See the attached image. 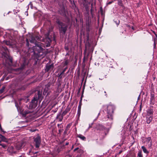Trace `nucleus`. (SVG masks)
I'll list each match as a JSON object with an SVG mask.
<instances>
[{"mask_svg": "<svg viewBox=\"0 0 157 157\" xmlns=\"http://www.w3.org/2000/svg\"><path fill=\"white\" fill-rule=\"evenodd\" d=\"M67 69V67H66L65 68H64L63 71V72L64 73H65V71H66V69Z\"/></svg>", "mask_w": 157, "mask_h": 157, "instance_id": "nucleus-40", "label": "nucleus"}, {"mask_svg": "<svg viewBox=\"0 0 157 157\" xmlns=\"http://www.w3.org/2000/svg\"><path fill=\"white\" fill-rule=\"evenodd\" d=\"M155 102V95L154 92H151L150 96V103L154 104Z\"/></svg>", "mask_w": 157, "mask_h": 157, "instance_id": "nucleus-10", "label": "nucleus"}, {"mask_svg": "<svg viewBox=\"0 0 157 157\" xmlns=\"http://www.w3.org/2000/svg\"><path fill=\"white\" fill-rule=\"evenodd\" d=\"M1 146L3 148H5L7 147L6 145V144H1Z\"/></svg>", "mask_w": 157, "mask_h": 157, "instance_id": "nucleus-28", "label": "nucleus"}, {"mask_svg": "<svg viewBox=\"0 0 157 157\" xmlns=\"http://www.w3.org/2000/svg\"><path fill=\"white\" fill-rule=\"evenodd\" d=\"M53 40H55V38L54 37V36H53Z\"/></svg>", "mask_w": 157, "mask_h": 157, "instance_id": "nucleus-49", "label": "nucleus"}, {"mask_svg": "<svg viewBox=\"0 0 157 157\" xmlns=\"http://www.w3.org/2000/svg\"><path fill=\"white\" fill-rule=\"evenodd\" d=\"M40 57H41V56L40 55Z\"/></svg>", "mask_w": 157, "mask_h": 157, "instance_id": "nucleus-54", "label": "nucleus"}, {"mask_svg": "<svg viewBox=\"0 0 157 157\" xmlns=\"http://www.w3.org/2000/svg\"><path fill=\"white\" fill-rule=\"evenodd\" d=\"M137 157H143L141 151L140 150L138 151L137 154Z\"/></svg>", "mask_w": 157, "mask_h": 157, "instance_id": "nucleus-19", "label": "nucleus"}, {"mask_svg": "<svg viewBox=\"0 0 157 157\" xmlns=\"http://www.w3.org/2000/svg\"><path fill=\"white\" fill-rule=\"evenodd\" d=\"M141 148L142 149L144 153L148 154L149 152L147 151V149L144 146H142L141 147Z\"/></svg>", "mask_w": 157, "mask_h": 157, "instance_id": "nucleus-17", "label": "nucleus"}, {"mask_svg": "<svg viewBox=\"0 0 157 157\" xmlns=\"http://www.w3.org/2000/svg\"><path fill=\"white\" fill-rule=\"evenodd\" d=\"M56 22L57 24L59 32L60 34H64L67 30L68 25L62 22L59 17H57L56 20Z\"/></svg>", "mask_w": 157, "mask_h": 157, "instance_id": "nucleus-2", "label": "nucleus"}, {"mask_svg": "<svg viewBox=\"0 0 157 157\" xmlns=\"http://www.w3.org/2000/svg\"><path fill=\"white\" fill-rule=\"evenodd\" d=\"M54 67V66L53 64L51 65L47 64L46 66L45 71L46 72L50 71L52 70Z\"/></svg>", "mask_w": 157, "mask_h": 157, "instance_id": "nucleus-8", "label": "nucleus"}, {"mask_svg": "<svg viewBox=\"0 0 157 157\" xmlns=\"http://www.w3.org/2000/svg\"><path fill=\"white\" fill-rule=\"evenodd\" d=\"M71 124H69L67 126L66 128V129H67L68 130V129L70 128V127L71 126Z\"/></svg>", "mask_w": 157, "mask_h": 157, "instance_id": "nucleus-27", "label": "nucleus"}, {"mask_svg": "<svg viewBox=\"0 0 157 157\" xmlns=\"http://www.w3.org/2000/svg\"><path fill=\"white\" fill-rule=\"evenodd\" d=\"M93 124V123H91V124H89V127L88 128V129H89V128H90L92 127Z\"/></svg>", "mask_w": 157, "mask_h": 157, "instance_id": "nucleus-32", "label": "nucleus"}, {"mask_svg": "<svg viewBox=\"0 0 157 157\" xmlns=\"http://www.w3.org/2000/svg\"><path fill=\"white\" fill-rule=\"evenodd\" d=\"M64 73L63 72V71L60 73L58 74V76L59 78H61L62 77H64Z\"/></svg>", "mask_w": 157, "mask_h": 157, "instance_id": "nucleus-18", "label": "nucleus"}, {"mask_svg": "<svg viewBox=\"0 0 157 157\" xmlns=\"http://www.w3.org/2000/svg\"><path fill=\"white\" fill-rule=\"evenodd\" d=\"M35 144L36 147L38 148L39 147V136H38L35 138L34 140Z\"/></svg>", "mask_w": 157, "mask_h": 157, "instance_id": "nucleus-11", "label": "nucleus"}, {"mask_svg": "<svg viewBox=\"0 0 157 157\" xmlns=\"http://www.w3.org/2000/svg\"><path fill=\"white\" fill-rule=\"evenodd\" d=\"M104 78H99V79H101V80H102Z\"/></svg>", "mask_w": 157, "mask_h": 157, "instance_id": "nucleus-51", "label": "nucleus"}, {"mask_svg": "<svg viewBox=\"0 0 157 157\" xmlns=\"http://www.w3.org/2000/svg\"><path fill=\"white\" fill-rule=\"evenodd\" d=\"M145 141L148 143H149V142H150V143L151 142V138L150 137H148L145 138Z\"/></svg>", "mask_w": 157, "mask_h": 157, "instance_id": "nucleus-23", "label": "nucleus"}, {"mask_svg": "<svg viewBox=\"0 0 157 157\" xmlns=\"http://www.w3.org/2000/svg\"><path fill=\"white\" fill-rule=\"evenodd\" d=\"M37 95H38V98H39V91H38Z\"/></svg>", "mask_w": 157, "mask_h": 157, "instance_id": "nucleus-42", "label": "nucleus"}, {"mask_svg": "<svg viewBox=\"0 0 157 157\" xmlns=\"http://www.w3.org/2000/svg\"><path fill=\"white\" fill-rule=\"evenodd\" d=\"M19 157H26L25 154L22 153L21 154V155L19 156Z\"/></svg>", "mask_w": 157, "mask_h": 157, "instance_id": "nucleus-30", "label": "nucleus"}, {"mask_svg": "<svg viewBox=\"0 0 157 157\" xmlns=\"http://www.w3.org/2000/svg\"><path fill=\"white\" fill-rule=\"evenodd\" d=\"M36 130L38 131V130L36 129H31L30 131L32 132H34L36 131Z\"/></svg>", "mask_w": 157, "mask_h": 157, "instance_id": "nucleus-35", "label": "nucleus"}, {"mask_svg": "<svg viewBox=\"0 0 157 157\" xmlns=\"http://www.w3.org/2000/svg\"><path fill=\"white\" fill-rule=\"evenodd\" d=\"M74 146V145H72V147H71V149H72L73 148Z\"/></svg>", "mask_w": 157, "mask_h": 157, "instance_id": "nucleus-50", "label": "nucleus"}, {"mask_svg": "<svg viewBox=\"0 0 157 157\" xmlns=\"http://www.w3.org/2000/svg\"><path fill=\"white\" fill-rule=\"evenodd\" d=\"M5 44L7 45H11L12 44H11V43L9 41H5Z\"/></svg>", "mask_w": 157, "mask_h": 157, "instance_id": "nucleus-25", "label": "nucleus"}, {"mask_svg": "<svg viewBox=\"0 0 157 157\" xmlns=\"http://www.w3.org/2000/svg\"><path fill=\"white\" fill-rule=\"evenodd\" d=\"M153 119V117L146 116V122L147 123L149 124L152 121Z\"/></svg>", "mask_w": 157, "mask_h": 157, "instance_id": "nucleus-12", "label": "nucleus"}, {"mask_svg": "<svg viewBox=\"0 0 157 157\" xmlns=\"http://www.w3.org/2000/svg\"><path fill=\"white\" fill-rule=\"evenodd\" d=\"M63 115H61L60 113H59L57 114L56 117V118L58 119L59 121L61 122L62 121L63 119Z\"/></svg>", "mask_w": 157, "mask_h": 157, "instance_id": "nucleus-14", "label": "nucleus"}, {"mask_svg": "<svg viewBox=\"0 0 157 157\" xmlns=\"http://www.w3.org/2000/svg\"><path fill=\"white\" fill-rule=\"evenodd\" d=\"M68 130L66 128V129L64 132V135H65L67 134V132Z\"/></svg>", "mask_w": 157, "mask_h": 157, "instance_id": "nucleus-34", "label": "nucleus"}, {"mask_svg": "<svg viewBox=\"0 0 157 157\" xmlns=\"http://www.w3.org/2000/svg\"><path fill=\"white\" fill-rule=\"evenodd\" d=\"M63 129H59V133L60 134L63 131Z\"/></svg>", "mask_w": 157, "mask_h": 157, "instance_id": "nucleus-37", "label": "nucleus"}, {"mask_svg": "<svg viewBox=\"0 0 157 157\" xmlns=\"http://www.w3.org/2000/svg\"><path fill=\"white\" fill-rule=\"evenodd\" d=\"M77 137L80 138V139L82 140H86V138L81 134H78L77 136Z\"/></svg>", "mask_w": 157, "mask_h": 157, "instance_id": "nucleus-15", "label": "nucleus"}, {"mask_svg": "<svg viewBox=\"0 0 157 157\" xmlns=\"http://www.w3.org/2000/svg\"><path fill=\"white\" fill-rule=\"evenodd\" d=\"M38 14H39V13H35L34 15V17L36 19H38V20H39V17L38 16Z\"/></svg>", "mask_w": 157, "mask_h": 157, "instance_id": "nucleus-21", "label": "nucleus"}, {"mask_svg": "<svg viewBox=\"0 0 157 157\" xmlns=\"http://www.w3.org/2000/svg\"><path fill=\"white\" fill-rule=\"evenodd\" d=\"M141 110V107H140V111Z\"/></svg>", "mask_w": 157, "mask_h": 157, "instance_id": "nucleus-52", "label": "nucleus"}, {"mask_svg": "<svg viewBox=\"0 0 157 157\" xmlns=\"http://www.w3.org/2000/svg\"><path fill=\"white\" fill-rule=\"evenodd\" d=\"M78 151L79 153H83L84 152V151L83 150L81 149L79 150Z\"/></svg>", "mask_w": 157, "mask_h": 157, "instance_id": "nucleus-33", "label": "nucleus"}, {"mask_svg": "<svg viewBox=\"0 0 157 157\" xmlns=\"http://www.w3.org/2000/svg\"><path fill=\"white\" fill-rule=\"evenodd\" d=\"M104 93H106V91H105V92H104Z\"/></svg>", "mask_w": 157, "mask_h": 157, "instance_id": "nucleus-57", "label": "nucleus"}, {"mask_svg": "<svg viewBox=\"0 0 157 157\" xmlns=\"http://www.w3.org/2000/svg\"><path fill=\"white\" fill-rule=\"evenodd\" d=\"M14 147L12 146L8 148V150L11 152L12 153H16V152L14 151Z\"/></svg>", "mask_w": 157, "mask_h": 157, "instance_id": "nucleus-16", "label": "nucleus"}, {"mask_svg": "<svg viewBox=\"0 0 157 157\" xmlns=\"http://www.w3.org/2000/svg\"><path fill=\"white\" fill-rule=\"evenodd\" d=\"M25 145V142L21 141L18 142L16 145V148L17 149L19 150L22 147H23Z\"/></svg>", "mask_w": 157, "mask_h": 157, "instance_id": "nucleus-6", "label": "nucleus"}, {"mask_svg": "<svg viewBox=\"0 0 157 157\" xmlns=\"http://www.w3.org/2000/svg\"><path fill=\"white\" fill-rule=\"evenodd\" d=\"M29 6H30L32 8V6H33V5H32V2H30L29 4Z\"/></svg>", "mask_w": 157, "mask_h": 157, "instance_id": "nucleus-38", "label": "nucleus"}, {"mask_svg": "<svg viewBox=\"0 0 157 157\" xmlns=\"http://www.w3.org/2000/svg\"><path fill=\"white\" fill-rule=\"evenodd\" d=\"M79 149V148L78 147H77L76 148H75V149L74 150V151H76L77 150H78Z\"/></svg>", "mask_w": 157, "mask_h": 157, "instance_id": "nucleus-41", "label": "nucleus"}, {"mask_svg": "<svg viewBox=\"0 0 157 157\" xmlns=\"http://www.w3.org/2000/svg\"><path fill=\"white\" fill-rule=\"evenodd\" d=\"M69 144V143L68 142H67L65 144V145H67Z\"/></svg>", "mask_w": 157, "mask_h": 157, "instance_id": "nucleus-47", "label": "nucleus"}, {"mask_svg": "<svg viewBox=\"0 0 157 157\" xmlns=\"http://www.w3.org/2000/svg\"><path fill=\"white\" fill-rule=\"evenodd\" d=\"M4 49L6 52L7 51H8V49L6 48H4Z\"/></svg>", "mask_w": 157, "mask_h": 157, "instance_id": "nucleus-46", "label": "nucleus"}, {"mask_svg": "<svg viewBox=\"0 0 157 157\" xmlns=\"http://www.w3.org/2000/svg\"><path fill=\"white\" fill-rule=\"evenodd\" d=\"M82 0V3H84L85 2H86L87 0Z\"/></svg>", "mask_w": 157, "mask_h": 157, "instance_id": "nucleus-45", "label": "nucleus"}, {"mask_svg": "<svg viewBox=\"0 0 157 157\" xmlns=\"http://www.w3.org/2000/svg\"><path fill=\"white\" fill-rule=\"evenodd\" d=\"M0 130H1V132H3L4 133H5L4 131H3L2 129V128L1 126V125H0Z\"/></svg>", "mask_w": 157, "mask_h": 157, "instance_id": "nucleus-36", "label": "nucleus"}, {"mask_svg": "<svg viewBox=\"0 0 157 157\" xmlns=\"http://www.w3.org/2000/svg\"><path fill=\"white\" fill-rule=\"evenodd\" d=\"M122 150L120 151H119V152H118V155L122 153Z\"/></svg>", "mask_w": 157, "mask_h": 157, "instance_id": "nucleus-44", "label": "nucleus"}, {"mask_svg": "<svg viewBox=\"0 0 157 157\" xmlns=\"http://www.w3.org/2000/svg\"><path fill=\"white\" fill-rule=\"evenodd\" d=\"M106 76V75H105V76ZM105 78H106V77H105Z\"/></svg>", "mask_w": 157, "mask_h": 157, "instance_id": "nucleus-59", "label": "nucleus"}, {"mask_svg": "<svg viewBox=\"0 0 157 157\" xmlns=\"http://www.w3.org/2000/svg\"><path fill=\"white\" fill-rule=\"evenodd\" d=\"M2 141L7 142V140L5 136L0 134V142H1Z\"/></svg>", "mask_w": 157, "mask_h": 157, "instance_id": "nucleus-13", "label": "nucleus"}, {"mask_svg": "<svg viewBox=\"0 0 157 157\" xmlns=\"http://www.w3.org/2000/svg\"><path fill=\"white\" fill-rule=\"evenodd\" d=\"M52 40L53 37L49 35V31H48V33L45 34L44 38L41 37H40V41H42L44 43H40V51L42 49L41 47L42 46V44L44 45L43 46L45 48L49 47L50 46V43Z\"/></svg>", "mask_w": 157, "mask_h": 157, "instance_id": "nucleus-1", "label": "nucleus"}, {"mask_svg": "<svg viewBox=\"0 0 157 157\" xmlns=\"http://www.w3.org/2000/svg\"><path fill=\"white\" fill-rule=\"evenodd\" d=\"M58 127L60 128H63V126H62L61 124H58L57 125Z\"/></svg>", "mask_w": 157, "mask_h": 157, "instance_id": "nucleus-29", "label": "nucleus"}, {"mask_svg": "<svg viewBox=\"0 0 157 157\" xmlns=\"http://www.w3.org/2000/svg\"><path fill=\"white\" fill-rule=\"evenodd\" d=\"M69 55V54H68V53H67V54H66V55Z\"/></svg>", "mask_w": 157, "mask_h": 157, "instance_id": "nucleus-55", "label": "nucleus"}, {"mask_svg": "<svg viewBox=\"0 0 157 157\" xmlns=\"http://www.w3.org/2000/svg\"><path fill=\"white\" fill-rule=\"evenodd\" d=\"M56 104H54V105H53L52 106V107H54V106H55V105H56Z\"/></svg>", "mask_w": 157, "mask_h": 157, "instance_id": "nucleus-48", "label": "nucleus"}, {"mask_svg": "<svg viewBox=\"0 0 157 157\" xmlns=\"http://www.w3.org/2000/svg\"><path fill=\"white\" fill-rule=\"evenodd\" d=\"M156 37L154 38V48L155 47V45H156V42H157V35H156Z\"/></svg>", "mask_w": 157, "mask_h": 157, "instance_id": "nucleus-22", "label": "nucleus"}, {"mask_svg": "<svg viewBox=\"0 0 157 157\" xmlns=\"http://www.w3.org/2000/svg\"><path fill=\"white\" fill-rule=\"evenodd\" d=\"M104 108H106L107 112V117L112 120L113 119V115L114 111L115 109V107L113 105L109 104L107 105H104L103 106Z\"/></svg>", "mask_w": 157, "mask_h": 157, "instance_id": "nucleus-3", "label": "nucleus"}, {"mask_svg": "<svg viewBox=\"0 0 157 157\" xmlns=\"http://www.w3.org/2000/svg\"><path fill=\"white\" fill-rule=\"evenodd\" d=\"M81 105H79L78 107V113L80 114L81 111Z\"/></svg>", "mask_w": 157, "mask_h": 157, "instance_id": "nucleus-24", "label": "nucleus"}, {"mask_svg": "<svg viewBox=\"0 0 157 157\" xmlns=\"http://www.w3.org/2000/svg\"><path fill=\"white\" fill-rule=\"evenodd\" d=\"M153 107H150L147 110L146 116L153 117Z\"/></svg>", "mask_w": 157, "mask_h": 157, "instance_id": "nucleus-7", "label": "nucleus"}, {"mask_svg": "<svg viewBox=\"0 0 157 157\" xmlns=\"http://www.w3.org/2000/svg\"><path fill=\"white\" fill-rule=\"evenodd\" d=\"M92 11V9H91V11Z\"/></svg>", "mask_w": 157, "mask_h": 157, "instance_id": "nucleus-58", "label": "nucleus"}, {"mask_svg": "<svg viewBox=\"0 0 157 157\" xmlns=\"http://www.w3.org/2000/svg\"><path fill=\"white\" fill-rule=\"evenodd\" d=\"M0 146H1V144H0Z\"/></svg>", "mask_w": 157, "mask_h": 157, "instance_id": "nucleus-60", "label": "nucleus"}, {"mask_svg": "<svg viewBox=\"0 0 157 157\" xmlns=\"http://www.w3.org/2000/svg\"><path fill=\"white\" fill-rule=\"evenodd\" d=\"M114 21L116 23V25L118 26L120 23V21L118 20L117 21Z\"/></svg>", "mask_w": 157, "mask_h": 157, "instance_id": "nucleus-31", "label": "nucleus"}, {"mask_svg": "<svg viewBox=\"0 0 157 157\" xmlns=\"http://www.w3.org/2000/svg\"><path fill=\"white\" fill-rule=\"evenodd\" d=\"M96 130L99 131H103L105 129V128L100 124H97L95 127Z\"/></svg>", "mask_w": 157, "mask_h": 157, "instance_id": "nucleus-9", "label": "nucleus"}, {"mask_svg": "<svg viewBox=\"0 0 157 157\" xmlns=\"http://www.w3.org/2000/svg\"><path fill=\"white\" fill-rule=\"evenodd\" d=\"M69 109H66L62 113V115L63 116H64L69 111Z\"/></svg>", "mask_w": 157, "mask_h": 157, "instance_id": "nucleus-20", "label": "nucleus"}, {"mask_svg": "<svg viewBox=\"0 0 157 157\" xmlns=\"http://www.w3.org/2000/svg\"><path fill=\"white\" fill-rule=\"evenodd\" d=\"M31 112H31V111H27L25 112V114H28L30 113H31Z\"/></svg>", "mask_w": 157, "mask_h": 157, "instance_id": "nucleus-39", "label": "nucleus"}, {"mask_svg": "<svg viewBox=\"0 0 157 157\" xmlns=\"http://www.w3.org/2000/svg\"><path fill=\"white\" fill-rule=\"evenodd\" d=\"M65 49L66 50H68L69 49V48L68 47H66V46H65Z\"/></svg>", "mask_w": 157, "mask_h": 157, "instance_id": "nucleus-43", "label": "nucleus"}, {"mask_svg": "<svg viewBox=\"0 0 157 157\" xmlns=\"http://www.w3.org/2000/svg\"><path fill=\"white\" fill-rule=\"evenodd\" d=\"M59 12L61 15L65 17L66 16V11L63 5H62L60 6V8H59Z\"/></svg>", "mask_w": 157, "mask_h": 157, "instance_id": "nucleus-5", "label": "nucleus"}, {"mask_svg": "<svg viewBox=\"0 0 157 157\" xmlns=\"http://www.w3.org/2000/svg\"><path fill=\"white\" fill-rule=\"evenodd\" d=\"M37 98H34L30 103L29 106V108L33 109L35 108L37 105Z\"/></svg>", "mask_w": 157, "mask_h": 157, "instance_id": "nucleus-4", "label": "nucleus"}, {"mask_svg": "<svg viewBox=\"0 0 157 157\" xmlns=\"http://www.w3.org/2000/svg\"><path fill=\"white\" fill-rule=\"evenodd\" d=\"M69 62V61L68 60H66L64 62V65L65 66H66V65H67Z\"/></svg>", "mask_w": 157, "mask_h": 157, "instance_id": "nucleus-26", "label": "nucleus"}, {"mask_svg": "<svg viewBox=\"0 0 157 157\" xmlns=\"http://www.w3.org/2000/svg\"><path fill=\"white\" fill-rule=\"evenodd\" d=\"M2 33H1V34H0V35H2Z\"/></svg>", "mask_w": 157, "mask_h": 157, "instance_id": "nucleus-56", "label": "nucleus"}, {"mask_svg": "<svg viewBox=\"0 0 157 157\" xmlns=\"http://www.w3.org/2000/svg\"><path fill=\"white\" fill-rule=\"evenodd\" d=\"M111 2H109V4H111Z\"/></svg>", "mask_w": 157, "mask_h": 157, "instance_id": "nucleus-53", "label": "nucleus"}]
</instances>
